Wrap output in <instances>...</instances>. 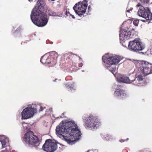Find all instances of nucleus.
Returning a JSON list of instances; mask_svg holds the SVG:
<instances>
[{
	"instance_id": "24",
	"label": "nucleus",
	"mask_w": 152,
	"mask_h": 152,
	"mask_svg": "<svg viewBox=\"0 0 152 152\" xmlns=\"http://www.w3.org/2000/svg\"><path fill=\"white\" fill-rule=\"evenodd\" d=\"M45 108V107H43L42 106H41L40 107V110H39V111H42L44 108Z\"/></svg>"
},
{
	"instance_id": "14",
	"label": "nucleus",
	"mask_w": 152,
	"mask_h": 152,
	"mask_svg": "<svg viewBox=\"0 0 152 152\" xmlns=\"http://www.w3.org/2000/svg\"><path fill=\"white\" fill-rule=\"evenodd\" d=\"M58 56V54L55 51L50 53V56L52 60V65H54L56 64Z\"/></svg>"
},
{
	"instance_id": "1",
	"label": "nucleus",
	"mask_w": 152,
	"mask_h": 152,
	"mask_svg": "<svg viewBox=\"0 0 152 152\" xmlns=\"http://www.w3.org/2000/svg\"><path fill=\"white\" fill-rule=\"evenodd\" d=\"M62 124L56 128L57 134L62 135L65 140L68 143L73 142L77 138L81 135V132L78 129L77 126L73 121H71L66 122L62 121Z\"/></svg>"
},
{
	"instance_id": "18",
	"label": "nucleus",
	"mask_w": 152,
	"mask_h": 152,
	"mask_svg": "<svg viewBox=\"0 0 152 152\" xmlns=\"http://www.w3.org/2000/svg\"><path fill=\"white\" fill-rule=\"evenodd\" d=\"M141 3L142 6H147L149 4L150 0H139Z\"/></svg>"
},
{
	"instance_id": "9",
	"label": "nucleus",
	"mask_w": 152,
	"mask_h": 152,
	"mask_svg": "<svg viewBox=\"0 0 152 152\" xmlns=\"http://www.w3.org/2000/svg\"><path fill=\"white\" fill-rule=\"evenodd\" d=\"M128 47L131 50L135 51H141L145 47L144 45L140 39H137L129 42Z\"/></svg>"
},
{
	"instance_id": "25",
	"label": "nucleus",
	"mask_w": 152,
	"mask_h": 152,
	"mask_svg": "<svg viewBox=\"0 0 152 152\" xmlns=\"http://www.w3.org/2000/svg\"><path fill=\"white\" fill-rule=\"evenodd\" d=\"M40 1L39 0H38L37 2V4L39 5V7L41 5V4L40 3Z\"/></svg>"
},
{
	"instance_id": "27",
	"label": "nucleus",
	"mask_w": 152,
	"mask_h": 152,
	"mask_svg": "<svg viewBox=\"0 0 152 152\" xmlns=\"http://www.w3.org/2000/svg\"><path fill=\"white\" fill-rule=\"evenodd\" d=\"M83 65V64L82 63H81L79 64V67H82Z\"/></svg>"
},
{
	"instance_id": "5",
	"label": "nucleus",
	"mask_w": 152,
	"mask_h": 152,
	"mask_svg": "<svg viewBox=\"0 0 152 152\" xmlns=\"http://www.w3.org/2000/svg\"><path fill=\"white\" fill-rule=\"evenodd\" d=\"M23 140L26 142L34 146H37L39 144V139L38 137L34 135V132L31 131H29L25 134Z\"/></svg>"
},
{
	"instance_id": "21",
	"label": "nucleus",
	"mask_w": 152,
	"mask_h": 152,
	"mask_svg": "<svg viewBox=\"0 0 152 152\" xmlns=\"http://www.w3.org/2000/svg\"><path fill=\"white\" fill-rule=\"evenodd\" d=\"M135 78L140 82L143 79V77L141 75H138Z\"/></svg>"
},
{
	"instance_id": "32",
	"label": "nucleus",
	"mask_w": 152,
	"mask_h": 152,
	"mask_svg": "<svg viewBox=\"0 0 152 152\" xmlns=\"http://www.w3.org/2000/svg\"><path fill=\"white\" fill-rule=\"evenodd\" d=\"M78 56V57L79 58H80V59H81L80 58L79 56Z\"/></svg>"
},
{
	"instance_id": "19",
	"label": "nucleus",
	"mask_w": 152,
	"mask_h": 152,
	"mask_svg": "<svg viewBox=\"0 0 152 152\" xmlns=\"http://www.w3.org/2000/svg\"><path fill=\"white\" fill-rule=\"evenodd\" d=\"M64 86L65 87L71 88L72 89H74L75 87L74 83L70 84H64Z\"/></svg>"
},
{
	"instance_id": "15",
	"label": "nucleus",
	"mask_w": 152,
	"mask_h": 152,
	"mask_svg": "<svg viewBox=\"0 0 152 152\" xmlns=\"http://www.w3.org/2000/svg\"><path fill=\"white\" fill-rule=\"evenodd\" d=\"M52 60L50 56L47 57L46 56H44L40 59L41 62L43 64H51L52 65Z\"/></svg>"
},
{
	"instance_id": "8",
	"label": "nucleus",
	"mask_w": 152,
	"mask_h": 152,
	"mask_svg": "<svg viewBox=\"0 0 152 152\" xmlns=\"http://www.w3.org/2000/svg\"><path fill=\"white\" fill-rule=\"evenodd\" d=\"M37 112V109L35 105L29 106L24 109L21 113L22 118L27 119L33 117L34 113Z\"/></svg>"
},
{
	"instance_id": "7",
	"label": "nucleus",
	"mask_w": 152,
	"mask_h": 152,
	"mask_svg": "<svg viewBox=\"0 0 152 152\" xmlns=\"http://www.w3.org/2000/svg\"><path fill=\"white\" fill-rule=\"evenodd\" d=\"M136 7H140L137 14L138 15L141 17L147 20H152V13L148 7H144L140 3L138 4Z\"/></svg>"
},
{
	"instance_id": "3",
	"label": "nucleus",
	"mask_w": 152,
	"mask_h": 152,
	"mask_svg": "<svg viewBox=\"0 0 152 152\" xmlns=\"http://www.w3.org/2000/svg\"><path fill=\"white\" fill-rule=\"evenodd\" d=\"M31 18L33 23L38 27H43L47 23V15L39 9L32 11Z\"/></svg>"
},
{
	"instance_id": "26",
	"label": "nucleus",
	"mask_w": 152,
	"mask_h": 152,
	"mask_svg": "<svg viewBox=\"0 0 152 152\" xmlns=\"http://www.w3.org/2000/svg\"><path fill=\"white\" fill-rule=\"evenodd\" d=\"M69 14L72 17V18L73 19H75V17L73 15H72V14H70V13H69Z\"/></svg>"
},
{
	"instance_id": "28",
	"label": "nucleus",
	"mask_w": 152,
	"mask_h": 152,
	"mask_svg": "<svg viewBox=\"0 0 152 152\" xmlns=\"http://www.w3.org/2000/svg\"><path fill=\"white\" fill-rule=\"evenodd\" d=\"M120 142H123L124 141V140H120Z\"/></svg>"
},
{
	"instance_id": "4",
	"label": "nucleus",
	"mask_w": 152,
	"mask_h": 152,
	"mask_svg": "<svg viewBox=\"0 0 152 152\" xmlns=\"http://www.w3.org/2000/svg\"><path fill=\"white\" fill-rule=\"evenodd\" d=\"M88 1L83 0L76 3L73 7L76 14L81 17L86 12L88 7Z\"/></svg>"
},
{
	"instance_id": "30",
	"label": "nucleus",
	"mask_w": 152,
	"mask_h": 152,
	"mask_svg": "<svg viewBox=\"0 0 152 152\" xmlns=\"http://www.w3.org/2000/svg\"><path fill=\"white\" fill-rule=\"evenodd\" d=\"M91 8V7H90V6H89L88 7V9L89 10L90 8Z\"/></svg>"
},
{
	"instance_id": "16",
	"label": "nucleus",
	"mask_w": 152,
	"mask_h": 152,
	"mask_svg": "<svg viewBox=\"0 0 152 152\" xmlns=\"http://www.w3.org/2000/svg\"><path fill=\"white\" fill-rule=\"evenodd\" d=\"M131 78H130L125 75H121L120 78V81L124 83H130Z\"/></svg>"
},
{
	"instance_id": "10",
	"label": "nucleus",
	"mask_w": 152,
	"mask_h": 152,
	"mask_svg": "<svg viewBox=\"0 0 152 152\" xmlns=\"http://www.w3.org/2000/svg\"><path fill=\"white\" fill-rule=\"evenodd\" d=\"M83 120L85 126L91 128H95L99 123L97 118L92 115H90Z\"/></svg>"
},
{
	"instance_id": "31",
	"label": "nucleus",
	"mask_w": 152,
	"mask_h": 152,
	"mask_svg": "<svg viewBox=\"0 0 152 152\" xmlns=\"http://www.w3.org/2000/svg\"><path fill=\"white\" fill-rule=\"evenodd\" d=\"M57 80V79H56L55 80H54V82H55V81H56V80Z\"/></svg>"
},
{
	"instance_id": "2",
	"label": "nucleus",
	"mask_w": 152,
	"mask_h": 152,
	"mask_svg": "<svg viewBox=\"0 0 152 152\" xmlns=\"http://www.w3.org/2000/svg\"><path fill=\"white\" fill-rule=\"evenodd\" d=\"M122 59V58L121 56L112 54H106L102 58V61L107 64L105 66L106 68L113 75L116 72L115 65Z\"/></svg>"
},
{
	"instance_id": "23",
	"label": "nucleus",
	"mask_w": 152,
	"mask_h": 152,
	"mask_svg": "<svg viewBox=\"0 0 152 152\" xmlns=\"http://www.w3.org/2000/svg\"><path fill=\"white\" fill-rule=\"evenodd\" d=\"M139 21L137 20H134L133 22V24L135 26H137L139 24Z\"/></svg>"
},
{
	"instance_id": "12",
	"label": "nucleus",
	"mask_w": 152,
	"mask_h": 152,
	"mask_svg": "<svg viewBox=\"0 0 152 152\" xmlns=\"http://www.w3.org/2000/svg\"><path fill=\"white\" fill-rule=\"evenodd\" d=\"M122 86L121 85L117 86V88L114 92V95L123 99L126 98L127 94L124 90L120 88Z\"/></svg>"
},
{
	"instance_id": "29",
	"label": "nucleus",
	"mask_w": 152,
	"mask_h": 152,
	"mask_svg": "<svg viewBox=\"0 0 152 152\" xmlns=\"http://www.w3.org/2000/svg\"><path fill=\"white\" fill-rule=\"evenodd\" d=\"M130 11V10H127L126 12H129Z\"/></svg>"
},
{
	"instance_id": "11",
	"label": "nucleus",
	"mask_w": 152,
	"mask_h": 152,
	"mask_svg": "<svg viewBox=\"0 0 152 152\" xmlns=\"http://www.w3.org/2000/svg\"><path fill=\"white\" fill-rule=\"evenodd\" d=\"M57 148V144L52 141L51 139H48L45 141L42 146V149L47 152H53Z\"/></svg>"
},
{
	"instance_id": "33",
	"label": "nucleus",
	"mask_w": 152,
	"mask_h": 152,
	"mask_svg": "<svg viewBox=\"0 0 152 152\" xmlns=\"http://www.w3.org/2000/svg\"><path fill=\"white\" fill-rule=\"evenodd\" d=\"M123 45V46H124L125 47H126V45Z\"/></svg>"
},
{
	"instance_id": "13",
	"label": "nucleus",
	"mask_w": 152,
	"mask_h": 152,
	"mask_svg": "<svg viewBox=\"0 0 152 152\" xmlns=\"http://www.w3.org/2000/svg\"><path fill=\"white\" fill-rule=\"evenodd\" d=\"M119 36L120 42L123 45V43L125 42V40H128L131 38V32L130 31H121Z\"/></svg>"
},
{
	"instance_id": "20",
	"label": "nucleus",
	"mask_w": 152,
	"mask_h": 152,
	"mask_svg": "<svg viewBox=\"0 0 152 152\" xmlns=\"http://www.w3.org/2000/svg\"><path fill=\"white\" fill-rule=\"evenodd\" d=\"M48 15L50 16H56V14L53 11L49 10H48Z\"/></svg>"
},
{
	"instance_id": "17",
	"label": "nucleus",
	"mask_w": 152,
	"mask_h": 152,
	"mask_svg": "<svg viewBox=\"0 0 152 152\" xmlns=\"http://www.w3.org/2000/svg\"><path fill=\"white\" fill-rule=\"evenodd\" d=\"M134 79L133 80L131 79L130 83H132L136 86H139V85L140 84V82L137 80L135 77H134Z\"/></svg>"
},
{
	"instance_id": "22",
	"label": "nucleus",
	"mask_w": 152,
	"mask_h": 152,
	"mask_svg": "<svg viewBox=\"0 0 152 152\" xmlns=\"http://www.w3.org/2000/svg\"><path fill=\"white\" fill-rule=\"evenodd\" d=\"M104 138L107 140H110L112 137L111 135L108 134H104Z\"/></svg>"
},
{
	"instance_id": "6",
	"label": "nucleus",
	"mask_w": 152,
	"mask_h": 152,
	"mask_svg": "<svg viewBox=\"0 0 152 152\" xmlns=\"http://www.w3.org/2000/svg\"><path fill=\"white\" fill-rule=\"evenodd\" d=\"M139 66V68L145 76L152 73V64L144 61H138L137 65Z\"/></svg>"
}]
</instances>
